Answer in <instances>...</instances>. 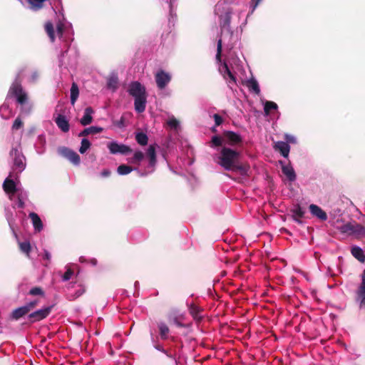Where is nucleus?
<instances>
[{"label": "nucleus", "mask_w": 365, "mask_h": 365, "mask_svg": "<svg viewBox=\"0 0 365 365\" xmlns=\"http://www.w3.org/2000/svg\"><path fill=\"white\" fill-rule=\"evenodd\" d=\"M240 153L227 147L220 149L219 153L213 155V160L225 170L247 175L250 166L239 161Z\"/></svg>", "instance_id": "nucleus-1"}, {"label": "nucleus", "mask_w": 365, "mask_h": 365, "mask_svg": "<svg viewBox=\"0 0 365 365\" xmlns=\"http://www.w3.org/2000/svg\"><path fill=\"white\" fill-rule=\"evenodd\" d=\"M3 189L10 200L16 201L17 200L16 203L13 205L14 207L16 205L19 208L24 207L28 195L26 191L22 187L18 177H15L12 173H10L4 181Z\"/></svg>", "instance_id": "nucleus-2"}, {"label": "nucleus", "mask_w": 365, "mask_h": 365, "mask_svg": "<svg viewBox=\"0 0 365 365\" xmlns=\"http://www.w3.org/2000/svg\"><path fill=\"white\" fill-rule=\"evenodd\" d=\"M156 147H158V145L156 144L149 145V147L147 150V152H146V155L149 159L148 165L144 172H140V171L138 170V172L140 176H145L148 174H150L154 171L155 166L156 162H157V160H156Z\"/></svg>", "instance_id": "nucleus-3"}, {"label": "nucleus", "mask_w": 365, "mask_h": 365, "mask_svg": "<svg viewBox=\"0 0 365 365\" xmlns=\"http://www.w3.org/2000/svg\"><path fill=\"white\" fill-rule=\"evenodd\" d=\"M10 155L13 158V170H18V172H22L26 167L25 158L21 154V151L17 148H12L10 152Z\"/></svg>", "instance_id": "nucleus-4"}, {"label": "nucleus", "mask_w": 365, "mask_h": 365, "mask_svg": "<svg viewBox=\"0 0 365 365\" xmlns=\"http://www.w3.org/2000/svg\"><path fill=\"white\" fill-rule=\"evenodd\" d=\"M134 98L135 110L138 113H143L145 110L147 103L146 93H130Z\"/></svg>", "instance_id": "nucleus-5"}, {"label": "nucleus", "mask_w": 365, "mask_h": 365, "mask_svg": "<svg viewBox=\"0 0 365 365\" xmlns=\"http://www.w3.org/2000/svg\"><path fill=\"white\" fill-rule=\"evenodd\" d=\"M9 98L16 100L17 103L21 106L22 109L27 110L28 111L31 110L26 93H10L7 96V99Z\"/></svg>", "instance_id": "nucleus-6"}, {"label": "nucleus", "mask_w": 365, "mask_h": 365, "mask_svg": "<svg viewBox=\"0 0 365 365\" xmlns=\"http://www.w3.org/2000/svg\"><path fill=\"white\" fill-rule=\"evenodd\" d=\"M108 148L111 154L125 155L132 152V150L129 146L118 143L116 141L110 142L108 144Z\"/></svg>", "instance_id": "nucleus-7"}, {"label": "nucleus", "mask_w": 365, "mask_h": 365, "mask_svg": "<svg viewBox=\"0 0 365 365\" xmlns=\"http://www.w3.org/2000/svg\"><path fill=\"white\" fill-rule=\"evenodd\" d=\"M341 232L349 233V234H354V235H365V227L358 223H356V222L346 223L341 227Z\"/></svg>", "instance_id": "nucleus-8"}, {"label": "nucleus", "mask_w": 365, "mask_h": 365, "mask_svg": "<svg viewBox=\"0 0 365 365\" xmlns=\"http://www.w3.org/2000/svg\"><path fill=\"white\" fill-rule=\"evenodd\" d=\"M60 153L73 165H78L80 164V156L75 151L67 148H63L60 150Z\"/></svg>", "instance_id": "nucleus-9"}, {"label": "nucleus", "mask_w": 365, "mask_h": 365, "mask_svg": "<svg viewBox=\"0 0 365 365\" xmlns=\"http://www.w3.org/2000/svg\"><path fill=\"white\" fill-rule=\"evenodd\" d=\"M171 79L170 76L163 71L155 74V81L159 89H163Z\"/></svg>", "instance_id": "nucleus-10"}, {"label": "nucleus", "mask_w": 365, "mask_h": 365, "mask_svg": "<svg viewBox=\"0 0 365 365\" xmlns=\"http://www.w3.org/2000/svg\"><path fill=\"white\" fill-rule=\"evenodd\" d=\"M51 307H48L37 311H35L29 314V317L31 322H37L46 318L51 312Z\"/></svg>", "instance_id": "nucleus-11"}, {"label": "nucleus", "mask_w": 365, "mask_h": 365, "mask_svg": "<svg viewBox=\"0 0 365 365\" xmlns=\"http://www.w3.org/2000/svg\"><path fill=\"white\" fill-rule=\"evenodd\" d=\"M36 304V302H30L29 304L26 306L19 307L14 309L11 313V318L16 320L19 319L21 317L26 314L30 311V309L34 307Z\"/></svg>", "instance_id": "nucleus-12"}, {"label": "nucleus", "mask_w": 365, "mask_h": 365, "mask_svg": "<svg viewBox=\"0 0 365 365\" xmlns=\"http://www.w3.org/2000/svg\"><path fill=\"white\" fill-rule=\"evenodd\" d=\"M224 138L225 142L230 145H236L242 141V138L240 135L233 131L225 132Z\"/></svg>", "instance_id": "nucleus-13"}, {"label": "nucleus", "mask_w": 365, "mask_h": 365, "mask_svg": "<svg viewBox=\"0 0 365 365\" xmlns=\"http://www.w3.org/2000/svg\"><path fill=\"white\" fill-rule=\"evenodd\" d=\"M279 164L282 165V170L284 175L289 181H294L296 180V174L294 168L290 164H284L283 161L280 160Z\"/></svg>", "instance_id": "nucleus-14"}, {"label": "nucleus", "mask_w": 365, "mask_h": 365, "mask_svg": "<svg viewBox=\"0 0 365 365\" xmlns=\"http://www.w3.org/2000/svg\"><path fill=\"white\" fill-rule=\"evenodd\" d=\"M310 213L319 218V220L322 221H325L327 219V213L318 205L314 204H311L309 207Z\"/></svg>", "instance_id": "nucleus-15"}, {"label": "nucleus", "mask_w": 365, "mask_h": 365, "mask_svg": "<svg viewBox=\"0 0 365 365\" xmlns=\"http://www.w3.org/2000/svg\"><path fill=\"white\" fill-rule=\"evenodd\" d=\"M55 123L61 131L66 133L69 130L68 120L65 115L58 114L55 118Z\"/></svg>", "instance_id": "nucleus-16"}, {"label": "nucleus", "mask_w": 365, "mask_h": 365, "mask_svg": "<svg viewBox=\"0 0 365 365\" xmlns=\"http://www.w3.org/2000/svg\"><path fill=\"white\" fill-rule=\"evenodd\" d=\"M274 148L279 151L283 157L288 158L290 151V146L287 143L284 141H277L274 143Z\"/></svg>", "instance_id": "nucleus-17"}, {"label": "nucleus", "mask_w": 365, "mask_h": 365, "mask_svg": "<svg viewBox=\"0 0 365 365\" xmlns=\"http://www.w3.org/2000/svg\"><path fill=\"white\" fill-rule=\"evenodd\" d=\"M118 87V76L115 71L111 72L107 77V88L108 89L116 90Z\"/></svg>", "instance_id": "nucleus-18"}, {"label": "nucleus", "mask_w": 365, "mask_h": 365, "mask_svg": "<svg viewBox=\"0 0 365 365\" xmlns=\"http://www.w3.org/2000/svg\"><path fill=\"white\" fill-rule=\"evenodd\" d=\"M357 296L361 305L365 304V269L361 274V283L358 289Z\"/></svg>", "instance_id": "nucleus-19"}, {"label": "nucleus", "mask_w": 365, "mask_h": 365, "mask_svg": "<svg viewBox=\"0 0 365 365\" xmlns=\"http://www.w3.org/2000/svg\"><path fill=\"white\" fill-rule=\"evenodd\" d=\"M93 110L91 107H88L85 109L83 117L81 118L80 122L83 125H89L93 120Z\"/></svg>", "instance_id": "nucleus-20"}, {"label": "nucleus", "mask_w": 365, "mask_h": 365, "mask_svg": "<svg viewBox=\"0 0 365 365\" xmlns=\"http://www.w3.org/2000/svg\"><path fill=\"white\" fill-rule=\"evenodd\" d=\"M25 69L22 68L19 71V72L17 74L16 78L15 81L11 85L9 91H23V88L21 85V78L23 75V73L24 72Z\"/></svg>", "instance_id": "nucleus-21"}, {"label": "nucleus", "mask_w": 365, "mask_h": 365, "mask_svg": "<svg viewBox=\"0 0 365 365\" xmlns=\"http://www.w3.org/2000/svg\"><path fill=\"white\" fill-rule=\"evenodd\" d=\"M351 255L360 262H365V255L363 250L359 246H353L351 249Z\"/></svg>", "instance_id": "nucleus-22"}, {"label": "nucleus", "mask_w": 365, "mask_h": 365, "mask_svg": "<svg viewBox=\"0 0 365 365\" xmlns=\"http://www.w3.org/2000/svg\"><path fill=\"white\" fill-rule=\"evenodd\" d=\"M242 84L250 91H260L258 82L252 77L250 79L242 81Z\"/></svg>", "instance_id": "nucleus-23"}, {"label": "nucleus", "mask_w": 365, "mask_h": 365, "mask_svg": "<svg viewBox=\"0 0 365 365\" xmlns=\"http://www.w3.org/2000/svg\"><path fill=\"white\" fill-rule=\"evenodd\" d=\"M29 217L32 221V224L36 231L40 232L43 229V223L38 215L35 212H31Z\"/></svg>", "instance_id": "nucleus-24"}, {"label": "nucleus", "mask_w": 365, "mask_h": 365, "mask_svg": "<svg viewBox=\"0 0 365 365\" xmlns=\"http://www.w3.org/2000/svg\"><path fill=\"white\" fill-rule=\"evenodd\" d=\"M223 69V76L227 81H228V83H236V78L235 75L231 72L228 66L225 63H224Z\"/></svg>", "instance_id": "nucleus-25"}, {"label": "nucleus", "mask_w": 365, "mask_h": 365, "mask_svg": "<svg viewBox=\"0 0 365 365\" xmlns=\"http://www.w3.org/2000/svg\"><path fill=\"white\" fill-rule=\"evenodd\" d=\"M158 327L159 329L160 336L161 339H167L168 338V334L170 332V329L168 325L164 322H160L158 323Z\"/></svg>", "instance_id": "nucleus-26"}, {"label": "nucleus", "mask_w": 365, "mask_h": 365, "mask_svg": "<svg viewBox=\"0 0 365 365\" xmlns=\"http://www.w3.org/2000/svg\"><path fill=\"white\" fill-rule=\"evenodd\" d=\"M45 31L46 32L47 35L48 36L51 41L53 43L55 41L56 36H55V32H54V27L53 24L51 21H48L45 23L44 25Z\"/></svg>", "instance_id": "nucleus-27"}, {"label": "nucleus", "mask_w": 365, "mask_h": 365, "mask_svg": "<svg viewBox=\"0 0 365 365\" xmlns=\"http://www.w3.org/2000/svg\"><path fill=\"white\" fill-rule=\"evenodd\" d=\"M0 115L4 119H9L13 116V111L7 104L4 103L0 107Z\"/></svg>", "instance_id": "nucleus-28"}, {"label": "nucleus", "mask_w": 365, "mask_h": 365, "mask_svg": "<svg viewBox=\"0 0 365 365\" xmlns=\"http://www.w3.org/2000/svg\"><path fill=\"white\" fill-rule=\"evenodd\" d=\"M135 140L140 145L144 146L148 144V137L145 133L138 132L135 133Z\"/></svg>", "instance_id": "nucleus-29"}, {"label": "nucleus", "mask_w": 365, "mask_h": 365, "mask_svg": "<svg viewBox=\"0 0 365 365\" xmlns=\"http://www.w3.org/2000/svg\"><path fill=\"white\" fill-rule=\"evenodd\" d=\"M278 106L277 103L273 101H265L264 103V111L266 115H269L270 114L271 110H277Z\"/></svg>", "instance_id": "nucleus-30"}, {"label": "nucleus", "mask_w": 365, "mask_h": 365, "mask_svg": "<svg viewBox=\"0 0 365 365\" xmlns=\"http://www.w3.org/2000/svg\"><path fill=\"white\" fill-rule=\"evenodd\" d=\"M145 157L144 153L140 150L135 151L133 157L129 160L130 163L140 165V163L143 160Z\"/></svg>", "instance_id": "nucleus-31"}, {"label": "nucleus", "mask_w": 365, "mask_h": 365, "mask_svg": "<svg viewBox=\"0 0 365 365\" xmlns=\"http://www.w3.org/2000/svg\"><path fill=\"white\" fill-rule=\"evenodd\" d=\"M103 130L102 128L101 127H97V126H91L89 128H87L86 129H84L81 133H80V136H83V135H89V134H96V133H98L100 132H101Z\"/></svg>", "instance_id": "nucleus-32"}, {"label": "nucleus", "mask_w": 365, "mask_h": 365, "mask_svg": "<svg viewBox=\"0 0 365 365\" xmlns=\"http://www.w3.org/2000/svg\"><path fill=\"white\" fill-rule=\"evenodd\" d=\"M292 217L302 218L304 217L305 211L300 205H297L292 210Z\"/></svg>", "instance_id": "nucleus-33"}, {"label": "nucleus", "mask_w": 365, "mask_h": 365, "mask_svg": "<svg viewBox=\"0 0 365 365\" xmlns=\"http://www.w3.org/2000/svg\"><path fill=\"white\" fill-rule=\"evenodd\" d=\"M134 169H133L130 166L126 165H120L117 168V173L120 175H125L129 174L130 172H132Z\"/></svg>", "instance_id": "nucleus-34"}, {"label": "nucleus", "mask_w": 365, "mask_h": 365, "mask_svg": "<svg viewBox=\"0 0 365 365\" xmlns=\"http://www.w3.org/2000/svg\"><path fill=\"white\" fill-rule=\"evenodd\" d=\"M224 142H225L224 137L222 138V137H220L217 135H214V136H212V140H211V146L212 147L221 146Z\"/></svg>", "instance_id": "nucleus-35"}, {"label": "nucleus", "mask_w": 365, "mask_h": 365, "mask_svg": "<svg viewBox=\"0 0 365 365\" xmlns=\"http://www.w3.org/2000/svg\"><path fill=\"white\" fill-rule=\"evenodd\" d=\"M128 91H145V88L138 81L131 83Z\"/></svg>", "instance_id": "nucleus-36"}, {"label": "nucleus", "mask_w": 365, "mask_h": 365, "mask_svg": "<svg viewBox=\"0 0 365 365\" xmlns=\"http://www.w3.org/2000/svg\"><path fill=\"white\" fill-rule=\"evenodd\" d=\"M91 147V143L86 138H83L79 148V152L81 154L85 153Z\"/></svg>", "instance_id": "nucleus-37"}, {"label": "nucleus", "mask_w": 365, "mask_h": 365, "mask_svg": "<svg viewBox=\"0 0 365 365\" xmlns=\"http://www.w3.org/2000/svg\"><path fill=\"white\" fill-rule=\"evenodd\" d=\"M46 0H28L31 8L34 10H38L43 7V2Z\"/></svg>", "instance_id": "nucleus-38"}, {"label": "nucleus", "mask_w": 365, "mask_h": 365, "mask_svg": "<svg viewBox=\"0 0 365 365\" xmlns=\"http://www.w3.org/2000/svg\"><path fill=\"white\" fill-rule=\"evenodd\" d=\"M19 247H20L21 250L23 252L26 253L29 256V252L31 251V245H30L29 242L25 241L23 242H21V243H19Z\"/></svg>", "instance_id": "nucleus-39"}, {"label": "nucleus", "mask_w": 365, "mask_h": 365, "mask_svg": "<svg viewBox=\"0 0 365 365\" xmlns=\"http://www.w3.org/2000/svg\"><path fill=\"white\" fill-rule=\"evenodd\" d=\"M168 125L174 129H177L179 126V121L173 116L170 117L167 121Z\"/></svg>", "instance_id": "nucleus-40"}, {"label": "nucleus", "mask_w": 365, "mask_h": 365, "mask_svg": "<svg viewBox=\"0 0 365 365\" xmlns=\"http://www.w3.org/2000/svg\"><path fill=\"white\" fill-rule=\"evenodd\" d=\"M222 48V39L220 38L217 41V54H216V59L219 61H221Z\"/></svg>", "instance_id": "nucleus-41"}, {"label": "nucleus", "mask_w": 365, "mask_h": 365, "mask_svg": "<svg viewBox=\"0 0 365 365\" xmlns=\"http://www.w3.org/2000/svg\"><path fill=\"white\" fill-rule=\"evenodd\" d=\"M40 73L37 71H34L31 73L29 78V81L31 83H35L39 78Z\"/></svg>", "instance_id": "nucleus-42"}, {"label": "nucleus", "mask_w": 365, "mask_h": 365, "mask_svg": "<svg viewBox=\"0 0 365 365\" xmlns=\"http://www.w3.org/2000/svg\"><path fill=\"white\" fill-rule=\"evenodd\" d=\"M73 274V272L71 270V269L68 268L66 272L62 276V280L63 282H66V281L69 280L71 278Z\"/></svg>", "instance_id": "nucleus-43"}, {"label": "nucleus", "mask_w": 365, "mask_h": 365, "mask_svg": "<svg viewBox=\"0 0 365 365\" xmlns=\"http://www.w3.org/2000/svg\"><path fill=\"white\" fill-rule=\"evenodd\" d=\"M56 31H57V35L59 37H61L63 36V31H64V25L61 22H58L56 25Z\"/></svg>", "instance_id": "nucleus-44"}, {"label": "nucleus", "mask_w": 365, "mask_h": 365, "mask_svg": "<svg viewBox=\"0 0 365 365\" xmlns=\"http://www.w3.org/2000/svg\"><path fill=\"white\" fill-rule=\"evenodd\" d=\"M284 139L286 140V141H287L286 143H292V144L297 143V138L292 135L285 134Z\"/></svg>", "instance_id": "nucleus-45"}, {"label": "nucleus", "mask_w": 365, "mask_h": 365, "mask_svg": "<svg viewBox=\"0 0 365 365\" xmlns=\"http://www.w3.org/2000/svg\"><path fill=\"white\" fill-rule=\"evenodd\" d=\"M23 125V123L21 121V120L19 118H17L14 123H13V125H12V129L13 130H18L20 128H21Z\"/></svg>", "instance_id": "nucleus-46"}, {"label": "nucleus", "mask_w": 365, "mask_h": 365, "mask_svg": "<svg viewBox=\"0 0 365 365\" xmlns=\"http://www.w3.org/2000/svg\"><path fill=\"white\" fill-rule=\"evenodd\" d=\"M30 294L32 295H39V294H42L43 292H42L41 289H40L38 287H34L30 290Z\"/></svg>", "instance_id": "nucleus-47"}, {"label": "nucleus", "mask_w": 365, "mask_h": 365, "mask_svg": "<svg viewBox=\"0 0 365 365\" xmlns=\"http://www.w3.org/2000/svg\"><path fill=\"white\" fill-rule=\"evenodd\" d=\"M215 125L218 126L222 123V117L218 114H214L213 115Z\"/></svg>", "instance_id": "nucleus-48"}, {"label": "nucleus", "mask_w": 365, "mask_h": 365, "mask_svg": "<svg viewBox=\"0 0 365 365\" xmlns=\"http://www.w3.org/2000/svg\"><path fill=\"white\" fill-rule=\"evenodd\" d=\"M79 93H71V103L74 105L75 102L78 98Z\"/></svg>", "instance_id": "nucleus-49"}, {"label": "nucleus", "mask_w": 365, "mask_h": 365, "mask_svg": "<svg viewBox=\"0 0 365 365\" xmlns=\"http://www.w3.org/2000/svg\"><path fill=\"white\" fill-rule=\"evenodd\" d=\"M261 1L262 0H252L251 6L252 7V11L256 9Z\"/></svg>", "instance_id": "nucleus-50"}, {"label": "nucleus", "mask_w": 365, "mask_h": 365, "mask_svg": "<svg viewBox=\"0 0 365 365\" xmlns=\"http://www.w3.org/2000/svg\"><path fill=\"white\" fill-rule=\"evenodd\" d=\"M190 312L195 317H197L198 310L197 307H191Z\"/></svg>", "instance_id": "nucleus-51"}, {"label": "nucleus", "mask_w": 365, "mask_h": 365, "mask_svg": "<svg viewBox=\"0 0 365 365\" xmlns=\"http://www.w3.org/2000/svg\"><path fill=\"white\" fill-rule=\"evenodd\" d=\"M70 91H79L78 85L75 83H73Z\"/></svg>", "instance_id": "nucleus-52"}, {"label": "nucleus", "mask_w": 365, "mask_h": 365, "mask_svg": "<svg viewBox=\"0 0 365 365\" xmlns=\"http://www.w3.org/2000/svg\"><path fill=\"white\" fill-rule=\"evenodd\" d=\"M51 257V255L50 252L47 250H45L44 251V258L46 259L47 260H50Z\"/></svg>", "instance_id": "nucleus-53"}, {"label": "nucleus", "mask_w": 365, "mask_h": 365, "mask_svg": "<svg viewBox=\"0 0 365 365\" xmlns=\"http://www.w3.org/2000/svg\"><path fill=\"white\" fill-rule=\"evenodd\" d=\"M155 348L157 350H158V351H161V352H163V353H165V354L166 353V351H165V350L163 349V347L162 346H160V345H155Z\"/></svg>", "instance_id": "nucleus-54"}, {"label": "nucleus", "mask_w": 365, "mask_h": 365, "mask_svg": "<svg viewBox=\"0 0 365 365\" xmlns=\"http://www.w3.org/2000/svg\"><path fill=\"white\" fill-rule=\"evenodd\" d=\"M110 174V172L108 170H104L102 173H101V175L103 177H108L109 176Z\"/></svg>", "instance_id": "nucleus-55"}, {"label": "nucleus", "mask_w": 365, "mask_h": 365, "mask_svg": "<svg viewBox=\"0 0 365 365\" xmlns=\"http://www.w3.org/2000/svg\"><path fill=\"white\" fill-rule=\"evenodd\" d=\"M85 289L83 287H81L80 289L76 293V297H80L83 293H84Z\"/></svg>", "instance_id": "nucleus-56"}, {"label": "nucleus", "mask_w": 365, "mask_h": 365, "mask_svg": "<svg viewBox=\"0 0 365 365\" xmlns=\"http://www.w3.org/2000/svg\"><path fill=\"white\" fill-rule=\"evenodd\" d=\"M38 140L41 144H44L46 142L45 137L43 135H39L38 136Z\"/></svg>", "instance_id": "nucleus-57"}, {"label": "nucleus", "mask_w": 365, "mask_h": 365, "mask_svg": "<svg viewBox=\"0 0 365 365\" xmlns=\"http://www.w3.org/2000/svg\"><path fill=\"white\" fill-rule=\"evenodd\" d=\"M6 218H7V220H8L9 226L11 227H12V220H11V218L7 214H6Z\"/></svg>", "instance_id": "nucleus-58"}, {"label": "nucleus", "mask_w": 365, "mask_h": 365, "mask_svg": "<svg viewBox=\"0 0 365 365\" xmlns=\"http://www.w3.org/2000/svg\"><path fill=\"white\" fill-rule=\"evenodd\" d=\"M294 220L295 222H297V223H302V220H300L301 218H298V217H293Z\"/></svg>", "instance_id": "nucleus-59"}, {"label": "nucleus", "mask_w": 365, "mask_h": 365, "mask_svg": "<svg viewBox=\"0 0 365 365\" xmlns=\"http://www.w3.org/2000/svg\"><path fill=\"white\" fill-rule=\"evenodd\" d=\"M91 263H92L93 265H96V260L95 259H91Z\"/></svg>", "instance_id": "nucleus-60"}]
</instances>
